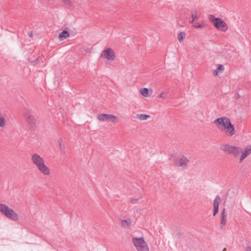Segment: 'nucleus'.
I'll list each match as a JSON object with an SVG mask.
<instances>
[{
    "label": "nucleus",
    "instance_id": "23",
    "mask_svg": "<svg viewBox=\"0 0 251 251\" xmlns=\"http://www.w3.org/2000/svg\"><path fill=\"white\" fill-rule=\"evenodd\" d=\"M204 25L202 24H199L196 23L195 24H193V26L196 28H201L204 27Z\"/></svg>",
    "mask_w": 251,
    "mask_h": 251
},
{
    "label": "nucleus",
    "instance_id": "18",
    "mask_svg": "<svg viewBox=\"0 0 251 251\" xmlns=\"http://www.w3.org/2000/svg\"><path fill=\"white\" fill-rule=\"evenodd\" d=\"M185 37V33L184 32H180L178 33L177 35V39L179 42H181V41L183 40V39Z\"/></svg>",
    "mask_w": 251,
    "mask_h": 251
},
{
    "label": "nucleus",
    "instance_id": "13",
    "mask_svg": "<svg viewBox=\"0 0 251 251\" xmlns=\"http://www.w3.org/2000/svg\"><path fill=\"white\" fill-rule=\"evenodd\" d=\"M70 36V33L67 30H64L61 33H60L58 38L60 40H63L66 39L67 37Z\"/></svg>",
    "mask_w": 251,
    "mask_h": 251
},
{
    "label": "nucleus",
    "instance_id": "4",
    "mask_svg": "<svg viewBox=\"0 0 251 251\" xmlns=\"http://www.w3.org/2000/svg\"><path fill=\"white\" fill-rule=\"evenodd\" d=\"M220 148L225 153L232 155L235 157H237L242 151V149L240 147H234L226 144L221 145Z\"/></svg>",
    "mask_w": 251,
    "mask_h": 251
},
{
    "label": "nucleus",
    "instance_id": "22",
    "mask_svg": "<svg viewBox=\"0 0 251 251\" xmlns=\"http://www.w3.org/2000/svg\"><path fill=\"white\" fill-rule=\"evenodd\" d=\"M142 197V196H140V198H132L130 200V202L132 204H135V203H136L139 200L141 199Z\"/></svg>",
    "mask_w": 251,
    "mask_h": 251
},
{
    "label": "nucleus",
    "instance_id": "8",
    "mask_svg": "<svg viewBox=\"0 0 251 251\" xmlns=\"http://www.w3.org/2000/svg\"><path fill=\"white\" fill-rule=\"evenodd\" d=\"M23 115L29 128L30 129L34 128L36 126V120L32 114L31 111L28 108H25L24 110Z\"/></svg>",
    "mask_w": 251,
    "mask_h": 251
},
{
    "label": "nucleus",
    "instance_id": "9",
    "mask_svg": "<svg viewBox=\"0 0 251 251\" xmlns=\"http://www.w3.org/2000/svg\"><path fill=\"white\" fill-rule=\"evenodd\" d=\"M101 56L110 61H113L115 57L114 51L111 48L104 50L102 52Z\"/></svg>",
    "mask_w": 251,
    "mask_h": 251
},
{
    "label": "nucleus",
    "instance_id": "2",
    "mask_svg": "<svg viewBox=\"0 0 251 251\" xmlns=\"http://www.w3.org/2000/svg\"><path fill=\"white\" fill-rule=\"evenodd\" d=\"M31 160L42 173L45 175H49L50 174L49 168L45 165L43 158L39 154L37 153L33 154L31 157Z\"/></svg>",
    "mask_w": 251,
    "mask_h": 251
},
{
    "label": "nucleus",
    "instance_id": "14",
    "mask_svg": "<svg viewBox=\"0 0 251 251\" xmlns=\"http://www.w3.org/2000/svg\"><path fill=\"white\" fill-rule=\"evenodd\" d=\"M131 224V221L130 219L123 220L121 221L122 226L124 228H129Z\"/></svg>",
    "mask_w": 251,
    "mask_h": 251
},
{
    "label": "nucleus",
    "instance_id": "3",
    "mask_svg": "<svg viewBox=\"0 0 251 251\" xmlns=\"http://www.w3.org/2000/svg\"><path fill=\"white\" fill-rule=\"evenodd\" d=\"M208 19L218 30L223 32H226L227 30V25L222 19L216 18L211 14L208 16Z\"/></svg>",
    "mask_w": 251,
    "mask_h": 251
},
{
    "label": "nucleus",
    "instance_id": "6",
    "mask_svg": "<svg viewBox=\"0 0 251 251\" xmlns=\"http://www.w3.org/2000/svg\"><path fill=\"white\" fill-rule=\"evenodd\" d=\"M132 242L138 251H149L148 244L143 237H133Z\"/></svg>",
    "mask_w": 251,
    "mask_h": 251
},
{
    "label": "nucleus",
    "instance_id": "31",
    "mask_svg": "<svg viewBox=\"0 0 251 251\" xmlns=\"http://www.w3.org/2000/svg\"><path fill=\"white\" fill-rule=\"evenodd\" d=\"M164 94V93H161V94L159 95V97L160 98H163Z\"/></svg>",
    "mask_w": 251,
    "mask_h": 251
},
{
    "label": "nucleus",
    "instance_id": "17",
    "mask_svg": "<svg viewBox=\"0 0 251 251\" xmlns=\"http://www.w3.org/2000/svg\"><path fill=\"white\" fill-rule=\"evenodd\" d=\"M191 18H192V20L191 21H190V23L191 24H193L194 23V22L195 20H197L198 19L197 12L192 11Z\"/></svg>",
    "mask_w": 251,
    "mask_h": 251
},
{
    "label": "nucleus",
    "instance_id": "10",
    "mask_svg": "<svg viewBox=\"0 0 251 251\" xmlns=\"http://www.w3.org/2000/svg\"><path fill=\"white\" fill-rule=\"evenodd\" d=\"M117 117L112 114H101L98 115V119L100 121H105L109 120L114 123L115 120H117Z\"/></svg>",
    "mask_w": 251,
    "mask_h": 251
},
{
    "label": "nucleus",
    "instance_id": "5",
    "mask_svg": "<svg viewBox=\"0 0 251 251\" xmlns=\"http://www.w3.org/2000/svg\"><path fill=\"white\" fill-rule=\"evenodd\" d=\"M0 211L5 216L14 221L19 220V216L17 213L4 204L0 203Z\"/></svg>",
    "mask_w": 251,
    "mask_h": 251
},
{
    "label": "nucleus",
    "instance_id": "32",
    "mask_svg": "<svg viewBox=\"0 0 251 251\" xmlns=\"http://www.w3.org/2000/svg\"><path fill=\"white\" fill-rule=\"evenodd\" d=\"M226 251V248H224L222 251Z\"/></svg>",
    "mask_w": 251,
    "mask_h": 251
},
{
    "label": "nucleus",
    "instance_id": "19",
    "mask_svg": "<svg viewBox=\"0 0 251 251\" xmlns=\"http://www.w3.org/2000/svg\"><path fill=\"white\" fill-rule=\"evenodd\" d=\"M141 93L143 96L147 97L149 95V89L147 88H143L141 90Z\"/></svg>",
    "mask_w": 251,
    "mask_h": 251
},
{
    "label": "nucleus",
    "instance_id": "33",
    "mask_svg": "<svg viewBox=\"0 0 251 251\" xmlns=\"http://www.w3.org/2000/svg\"><path fill=\"white\" fill-rule=\"evenodd\" d=\"M236 97V98H237V99H238V98L239 97V95H237Z\"/></svg>",
    "mask_w": 251,
    "mask_h": 251
},
{
    "label": "nucleus",
    "instance_id": "20",
    "mask_svg": "<svg viewBox=\"0 0 251 251\" xmlns=\"http://www.w3.org/2000/svg\"><path fill=\"white\" fill-rule=\"evenodd\" d=\"M59 146L60 150L61 151V153L63 154H65V146L64 144H60Z\"/></svg>",
    "mask_w": 251,
    "mask_h": 251
},
{
    "label": "nucleus",
    "instance_id": "26",
    "mask_svg": "<svg viewBox=\"0 0 251 251\" xmlns=\"http://www.w3.org/2000/svg\"><path fill=\"white\" fill-rule=\"evenodd\" d=\"M213 74L214 76H217L218 75V71L217 70H214L213 72Z\"/></svg>",
    "mask_w": 251,
    "mask_h": 251
},
{
    "label": "nucleus",
    "instance_id": "7",
    "mask_svg": "<svg viewBox=\"0 0 251 251\" xmlns=\"http://www.w3.org/2000/svg\"><path fill=\"white\" fill-rule=\"evenodd\" d=\"M170 160L174 162L176 166L181 167L183 168L186 167L189 162V160L187 157L182 154L178 155L176 159H175V155L173 154L170 157Z\"/></svg>",
    "mask_w": 251,
    "mask_h": 251
},
{
    "label": "nucleus",
    "instance_id": "11",
    "mask_svg": "<svg viewBox=\"0 0 251 251\" xmlns=\"http://www.w3.org/2000/svg\"><path fill=\"white\" fill-rule=\"evenodd\" d=\"M226 209L224 208L221 214V222L220 225L221 228L224 226L226 222V215L225 213Z\"/></svg>",
    "mask_w": 251,
    "mask_h": 251
},
{
    "label": "nucleus",
    "instance_id": "12",
    "mask_svg": "<svg viewBox=\"0 0 251 251\" xmlns=\"http://www.w3.org/2000/svg\"><path fill=\"white\" fill-rule=\"evenodd\" d=\"M251 153V149H247L244 152H242V154L240 158V162H242L243 160L247 157Z\"/></svg>",
    "mask_w": 251,
    "mask_h": 251
},
{
    "label": "nucleus",
    "instance_id": "16",
    "mask_svg": "<svg viewBox=\"0 0 251 251\" xmlns=\"http://www.w3.org/2000/svg\"><path fill=\"white\" fill-rule=\"evenodd\" d=\"M221 201V200L220 197L219 196H217L214 201L213 206L219 207Z\"/></svg>",
    "mask_w": 251,
    "mask_h": 251
},
{
    "label": "nucleus",
    "instance_id": "15",
    "mask_svg": "<svg viewBox=\"0 0 251 251\" xmlns=\"http://www.w3.org/2000/svg\"><path fill=\"white\" fill-rule=\"evenodd\" d=\"M136 117L137 119H139L140 121L146 120L149 118H150V116L146 114H137L136 115Z\"/></svg>",
    "mask_w": 251,
    "mask_h": 251
},
{
    "label": "nucleus",
    "instance_id": "1",
    "mask_svg": "<svg viewBox=\"0 0 251 251\" xmlns=\"http://www.w3.org/2000/svg\"><path fill=\"white\" fill-rule=\"evenodd\" d=\"M214 123L220 130L224 131L227 135L232 136L235 134L234 126L228 118L223 117L217 118L214 121Z\"/></svg>",
    "mask_w": 251,
    "mask_h": 251
},
{
    "label": "nucleus",
    "instance_id": "27",
    "mask_svg": "<svg viewBox=\"0 0 251 251\" xmlns=\"http://www.w3.org/2000/svg\"><path fill=\"white\" fill-rule=\"evenodd\" d=\"M58 143L59 144V145H60V144H63L62 143V139L61 137H59L58 139Z\"/></svg>",
    "mask_w": 251,
    "mask_h": 251
},
{
    "label": "nucleus",
    "instance_id": "29",
    "mask_svg": "<svg viewBox=\"0 0 251 251\" xmlns=\"http://www.w3.org/2000/svg\"><path fill=\"white\" fill-rule=\"evenodd\" d=\"M246 251H251V247L248 246L246 248Z\"/></svg>",
    "mask_w": 251,
    "mask_h": 251
},
{
    "label": "nucleus",
    "instance_id": "28",
    "mask_svg": "<svg viewBox=\"0 0 251 251\" xmlns=\"http://www.w3.org/2000/svg\"><path fill=\"white\" fill-rule=\"evenodd\" d=\"M28 35L29 37H33V33H32V31H29L28 32Z\"/></svg>",
    "mask_w": 251,
    "mask_h": 251
},
{
    "label": "nucleus",
    "instance_id": "25",
    "mask_svg": "<svg viewBox=\"0 0 251 251\" xmlns=\"http://www.w3.org/2000/svg\"><path fill=\"white\" fill-rule=\"evenodd\" d=\"M218 211H219V207H216V206H213V215L214 216H215L217 214V213L218 212Z\"/></svg>",
    "mask_w": 251,
    "mask_h": 251
},
{
    "label": "nucleus",
    "instance_id": "30",
    "mask_svg": "<svg viewBox=\"0 0 251 251\" xmlns=\"http://www.w3.org/2000/svg\"><path fill=\"white\" fill-rule=\"evenodd\" d=\"M39 57H38L36 59V60H34V61H31V63H32L33 65H34V63H35L36 61H37V60L39 59Z\"/></svg>",
    "mask_w": 251,
    "mask_h": 251
},
{
    "label": "nucleus",
    "instance_id": "21",
    "mask_svg": "<svg viewBox=\"0 0 251 251\" xmlns=\"http://www.w3.org/2000/svg\"><path fill=\"white\" fill-rule=\"evenodd\" d=\"M5 124V118L3 117H0V127H3Z\"/></svg>",
    "mask_w": 251,
    "mask_h": 251
},
{
    "label": "nucleus",
    "instance_id": "24",
    "mask_svg": "<svg viewBox=\"0 0 251 251\" xmlns=\"http://www.w3.org/2000/svg\"><path fill=\"white\" fill-rule=\"evenodd\" d=\"M218 72H223L224 70V67L223 65H218V67L216 69Z\"/></svg>",
    "mask_w": 251,
    "mask_h": 251
}]
</instances>
